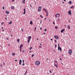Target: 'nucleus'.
Masks as SVG:
<instances>
[{"label": "nucleus", "instance_id": "nucleus-64", "mask_svg": "<svg viewBox=\"0 0 75 75\" xmlns=\"http://www.w3.org/2000/svg\"><path fill=\"white\" fill-rule=\"evenodd\" d=\"M62 3H63V4H64V2H62Z\"/></svg>", "mask_w": 75, "mask_h": 75}, {"label": "nucleus", "instance_id": "nucleus-45", "mask_svg": "<svg viewBox=\"0 0 75 75\" xmlns=\"http://www.w3.org/2000/svg\"><path fill=\"white\" fill-rule=\"evenodd\" d=\"M53 51H54V52H56V51H55V50H53Z\"/></svg>", "mask_w": 75, "mask_h": 75}, {"label": "nucleus", "instance_id": "nucleus-18", "mask_svg": "<svg viewBox=\"0 0 75 75\" xmlns=\"http://www.w3.org/2000/svg\"><path fill=\"white\" fill-rule=\"evenodd\" d=\"M11 23H12V21H11L8 23L9 24H11Z\"/></svg>", "mask_w": 75, "mask_h": 75}, {"label": "nucleus", "instance_id": "nucleus-8", "mask_svg": "<svg viewBox=\"0 0 75 75\" xmlns=\"http://www.w3.org/2000/svg\"><path fill=\"white\" fill-rule=\"evenodd\" d=\"M68 14H70V16H71V10H69V11H68Z\"/></svg>", "mask_w": 75, "mask_h": 75}, {"label": "nucleus", "instance_id": "nucleus-60", "mask_svg": "<svg viewBox=\"0 0 75 75\" xmlns=\"http://www.w3.org/2000/svg\"><path fill=\"white\" fill-rule=\"evenodd\" d=\"M39 47H40V48H41V46H40Z\"/></svg>", "mask_w": 75, "mask_h": 75}, {"label": "nucleus", "instance_id": "nucleus-28", "mask_svg": "<svg viewBox=\"0 0 75 75\" xmlns=\"http://www.w3.org/2000/svg\"><path fill=\"white\" fill-rule=\"evenodd\" d=\"M73 8H74V6H71V9Z\"/></svg>", "mask_w": 75, "mask_h": 75}, {"label": "nucleus", "instance_id": "nucleus-9", "mask_svg": "<svg viewBox=\"0 0 75 75\" xmlns=\"http://www.w3.org/2000/svg\"><path fill=\"white\" fill-rule=\"evenodd\" d=\"M21 62H22L21 60H20L19 62V65H21Z\"/></svg>", "mask_w": 75, "mask_h": 75}, {"label": "nucleus", "instance_id": "nucleus-36", "mask_svg": "<svg viewBox=\"0 0 75 75\" xmlns=\"http://www.w3.org/2000/svg\"><path fill=\"white\" fill-rule=\"evenodd\" d=\"M34 54H33L32 55V57H34Z\"/></svg>", "mask_w": 75, "mask_h": 75}, {"label": "nucleus", "instance_id": "nucleus-23", "mask_svg": "<svg viewBox=\"0 0 75 75\" xmlns=\"http://www.w3.org/2000/svg\"><path fill=\"white\" fill-rule=\"evenodd\" d=\"M23 47V45H21L20 46V47L19 48H21V47Z\"/></svg>", "mask_w": 75, "mask_h": 75}, {"label": "nucleus", "instance_id": "nucleus-42", "mask_svg": "<svg viewBox=\"0 0 75 75\" xmlns=\"http://www.w3.org/2000/svg\"><path fill=\"white\" fill-rule=\"evenodd\" d=\"M15 1V0H12V2H13V1Z\"/></svg>", "mask_w": 75, "mask_h": 75}, {"label": "nucleus", "instance_id": "nucleus-6", "mask_svg": "<svg viewBox=\"0 0 75 75\" xmlns=\"http://www.w3.org/2000/svg\"><path fill=\"white\" fill-rule=\"evenodd\" d=\"M54 37L55 38H56V39H57V40H58V39H59V37H58V36L54 35Z\"/></svg>", "mask_w": 75, "mask_h": 75}, {"label": "nucleus", "instance_id": "nucleus-54", "mask_svg": "<svg viewBox=\"0 0 75 75\" xmlns=\"http://www.w3.org/2000/svg\"><path fill=\"white\" fill-rule=\"evenodd\" d=\"M40 30H42V28H40Z\"/></svg>", "mask_w": 75, "mask_h": 75}, {"label": "nucleus", "instance_id": "nucleus-49", "mask_svg": "<svg viewBox=\"0 0 75 75\" xmlns=\"http://www.w3.org/2000/svg\"><path fill=\"white\" fill-rule=\"evenodd\" d=\"M15 61H17V60H15Z\"/></svg>", "mask_w": 75, "mask_h": 75}, {"label": "nucleus", "instance_id": "nucleus-46", "mask_svg": "<svg viewBox=\"0 0 75 75\" xmlns=\"http://www.w3.org/2000/svg\"><path fill=\"white\" fill-rule=\"evenodd\" d=\"M53 24H55V22H53Z\"/></svg>", "mask_w": 75, "mask_h": 75}, {"label": "nucleus", "instance_id": "nucleus-34", "mask_svg": "<svg viewBox=\"0 0 75 75\" xmlns=\"http://www.w3.org/2000/svg\"><path fill=\"white\" fill-rule=\"evenodd\" d=\"M36 27H35V31H36Z\"/></svg>", "mask_w": 75, "mask_h": 75}, {"label": "nucleus", "instance_id": "nucleus-41", "mask_svg": "<svg viewBox=\"0 0 75 75\" xmlns=\"http://www.w3.org/2000/svg\"><path fill=\"white\" fill-rule=\"evenodd\" d=\"M49 72H50V73H51V70H49Z\"/></svg>", "mask_w": 75, "mask_h": 75}, {"label": "nucleus", "instance_id": "nucleus-58", "mask_svg": "<svg viewBox=\"0 0 75 75\" xmlns=\"http://www.w3.org/2000/svg\"><path fill=\"white\" fill-rule=\"evenodd\" d=\"M51 41H52V39H51Z\"/></svg>", "mask_w": 75, "mask_h": 75}, {"label": "nucleus", "instance_id": "nucleus-11", "mask_svg": "<svg viewBox=\"0 0 75 75\" xmlns=\"http://www.w3.org/2000/svg\"><path fill=\"white\" fill-rule=\"evenodd\" d=\"M11 8L12 9V10H14V7L12 6L11 7Z\"/></svg>", "mask_w": 75, "mask_h": 75}, {"label": "nucleus", "instance_id": "nucleus-59", "mask_svg": "<svg viewBox=\"0 0 75 75\" xmlns=\"http://www.w3.org/2000/svg\"><path fill=\"white\" fill-rule=\"evenodd\" d=\"M36 40H38V38H37Z\"/></svg>", "mask_w": 75, "mask_h": 75}, {"label": "nucleus", "instance_id": "nucleus-47", "mask_svg": "<svg viewBox=\"0 0 75 75\" xmlns=\"http://www.w3.org/2000/svg\"><path fill=\"white\" fill-rule=\"evenodd\" d=\"M23 66H24V64H22Z\"/></svg>", "mask_w": 75, "mask_h": 75}, {"label": "nucleus", "instance_id": "nucleus-14", "mask_svg": "<svg viewBox=\"0 0 75 75\" xmlns=\"http://www.w3.org/2000/svg\"><path fill=\"white\" fill-rule=\"evenodd\" d=\"M67 28H68V29H70V28H71L70 27V26L68 25L67 26Z\"/></svg>", "mask_w": 75, "mask_h": 75}, {"label": "nucleus", "instance_id": "nucleus-37", "mask_svg": "<svg viewBox=\"0 0 75 75\" xmlns=\"http://www.w3.org/2000/svg\"><path fill=\"white\" fill-rule=\"evenodd\" d=\"M44 19L45 20H47V18H44Z\"/></svg>", "mask_w": 75, "mask_h": 75}, {"label": "nucleus", "instance_id": "nucleus-25", "mask_svg": "<svg viewBox=\"0 0 75 75\" xmlns=\"http://www.w3.org/2000/svg\"><path fill=\"white\" fill-rule=\"evenodd\" d=\"M40 17H41V18H43V17L42 16V15H40Z\"/></svg>", "mask_w": 75, "mask_h": 75}, {"label": "nucleus", "instance_id": "nucleus-4", "mask_svg": "<svg viewBox=\"0 0 75 75\" xmlns=\"http://www.w3.org/2000/svg\"><path fill=\"white\" fill-rule=\"evenodd\" d=\"M58 50H60V52H61V51H62V50L61 49V47H59V44H58Z\"/></svg>", "mask_w": 75, "mask_h": 75}, {"label": "nucleus", "instance_id": "nucleus-5", "mask_svg": "<svg viewBox=\"0 0 75 75\" xmlns=\"http://www.w3.org/2000/svg\"><path fill=\"white\" fill-rule=\"evenodd\" d=\"M72 50L70 49L69 50L68 52L69 54L70 55H71V54H72Z\"/></svg>", "mask_w": 75, "mask_h": 75}, {"label": "nucleus", "instance_id": "nucleus-55", "mask_svg": "<svg viewBox=\"0 0 75 75\" xmlns=\"http://www.w3.org/2000/svg\"><path fill=\"white\" fill-rule=\"evenodd\" d=\"M3 31H4V29L2 30Z\"/></svg>", "mask_w": 75, "mask_h": 75}, {"label": "nucleus", "instance_id": "nucleus-39", "mask_svg": "<svg viewBox=\"0 0 75 75\" xmlns=\"http://www.w3.org/2000/svg\"><path fill=\"white\" fill-rule=\"evenodd\" d=\"M23 52H24V50H23L22 51Z\"/></svg>", "mask_w": 75, "mask_h": 75}, {"label": "nucleus", "instance_id": "nucleus-33", "mask_svg": "<svg viewBox=\"0 0 75 75\" xmlns=\"http://www.w3.org/2000/svg\"><path fill=\"white\" fill-rule=\"evenodd\" d=\"M68 23H70V22H71V21H70V20H68Z\"/></svg>", "mask_w": 75, "mask_h": 75}, {"label": "nucleus", "instance_id": "nucleus-43", "mask_svg": "<svg viewBox=\"0 0 75 75\" xmlns=\"http://www.w3.org/2000/svg\"><path fill=\"white\" fill-rule=\"evenodd\" d=\"M47 31V29H45V31Z\"/></svg>", "mask_w": 75, "mask_h": 75}, {"label": "nucleus", "instance_id": "nucleus-52", "mask_svg": "<svg viewBox=\"0 0 75 75\" xmlns=\"http://www.w3.org/2000/svg\"><path fill=\"white\" fill-rule=\"evenodd\" d=\"M30 6L31 7H32V6H31V4L30 5Z\"/></svg>", "mask_w": 75, "mask_h": 75}, {"label": "nucleus", "instance_id": "nucleus-13", "mask_svg": "<svg viewBox=\"0 0 75 75\" xmlns=\"http://www.w3.org/2000/svg\"><path fill=\"white\" fill-rule=\"evenodd\" d=\"M65 31V29H63L61 31V33H63V31Z\"/></svg>", "mask_w": 75, "mask_h": 75}, {"label": "nucleus", "instance_id": "nucleus-3", "mask_svg": "<svg viewBox=\"0 0 75 75\" xmlns=\"http://www.w3.org/2000/svg\"><path fill=\"white\" fill-rule=\"evenodd\" d=\"M35 64L37 65H39L40 64V62L39 61H37L35 63Z\"/></svg>", "mask_w": 75, "mask_h": 75}, {"label": "nucleus", "instance_id": "nucleus-26", "mask_svg": "<svg viewBox=\"0 0 75 75\" xmlns=\"http://www.w3.org/2000/svg\"><path fill=\"white\" fill-rule=\"evenodd\" d=\"M55 28H56V29H58V27H57V26H55Z\"/></svg>", "mask_w": 75, "mask_h": 75}, {"label": "nucleus", "instance_id": "nucleus-63", "mask_svg": "<svg viewBox=\"0 0 75 75\" xmlns=\"http://www.w3.org/2000/svg\"><path fill=\"white\" fill-rule=\"evenodd\" d=\"M40 24L41 23V20L40 21Z\"/></svg>", "mask_w": 75, "mask_h": 75}, {"label": "nucleus", "instance_id": "nucleus-7", "mask_svg": "<svg viewBox=\"0 0 75 75\" xmlns=\"http://www.w3.org/2000/svg\"><path fill=\"white\" fill-rule=\"evenodd\" d=\"M41 8H41V6H40L39 7V8H38V11L41 12Z\"/></svg>", "mask_w": 75, "mask_h": 75}, {"label": "nucleus", "instance_id": "nucleus-62", "mask_svg": "<svg viewBox=\"0 0 75 75\" xmlns=\"http://www.w3.org/2000/svg\"><path fill=\"white\" fill-rule=\"evenodd\" d=\"M46 16H48V15H47V14L46 15Z\"/></svg>", "mask_w": 75, "mask_h": 75}, {"label": "nucleus", "instance_id": "nucleus-57", "mask_svg": "<svg viewBox=\"0 0 75 75\" xmlns=\"http://www.w3.org/2000/svg\"><path fill=\"white\" fill-rule=\"evenodd\" d=\"M6 39H7V40H8V38H6Z\"/></svg>", "mask_w": 75, "mask_h": 75}, {"label": "nucleus", "instance_id": "nucleus-20", "mask_svg": "<svg viewBox=\"0 0 75 75\" xmlns=\"http://www.w3.org/2000/svg\"><path fill=\"white\" fill-rule=\"evenodd\" d=\"M17 41L18 42H20V40H19V39H17Z\"/></svg>", "mask_w": 75, "mask_h": 75}, {"label": "nucleus", "instance_id": "nucleus-21", "mask_svg": "<svg viewBox=\"0 0 75 75\" xmlns=\"http://www.w3.org/2000/svg\"><path fill=\"white\" fill-rule=\"evenodd\" d=\"M43 10H44V11H46V12H47V10H46V9H45V8H43Z\"/></svg>", "mask_w": 75, "mask_h": 75}, {"label": "nucleus", "instance_id": "nucleus-38", "mask_svg": "<svg viewBox=\"0 0 75 75\" xmlns=\"http://www.w3.org/2000/svg\"><path fill=\"white\" fill-rule=\"evenodd\" d=\"M31 49H32V47H30V50H31Z\"/></svg>", "mask_w": 75, "mask_h": 75}, {"label": "nucleus", "instance_id": "nucleus-24", "mask_svg": "<svg viewBox=\"0 0 75 75\" xmlns=\"http://www.w3.org/2000/svg\"><path fill=\"white\" fill-rule=\"evenodd\" d=\"M30 24H33V22L32 21H31L30 22Z\"/></svg>", "mask_w": 75, "mask_h": 75}, {"label": "nucleus", "instance_id": "nucleus-17", "mask_svg": "<svg viewBox=\"0 0 75 75\" xmlns=\"http://www.w3.org/2000/svg\"><path fill=\"white\" fill-rule=\"evenodd\" d=\"M68 3L69 4H72V2L71 1H69Z\"/></svg>", "mask_w": 75, "mask_h": 75}, {"label": "nucleus", "instance_id": "nucleus-2", "mask_svg": "<svg viewBox=\"0 0 75 75\" xmlns=\"http://www.w3.org/2000/svg\"><path fill=\"white\" fill-rule=\"evenodd\" d=\"M28 43H30V40L31 39V36H29L28 37Z\"/></svg>", "mask_w": 75, "mask_h": 75}, {"label": "nucleus", "instance_id": "nucleus-48", "mask_svg": "<svg viewBox=\"0 0 75 75\" xmlns=\"http://www.w3.org/2000/svg\"><path fill=\"white\" fill-rule=\"evenodd\" d=\"M0 65H1V67H2V65H1V64Z\"/></svg>", "mask_w": 75, "mask_h": 75}, {"label": "nucleus", "instance_id": "nucleus-29", "mask_svg": "<svg viewBox=\"0 0 75 75\" xmlns=\"http://www.w3.org/2000/svg\"><path fill=\"white\" fill-rule=\"evenodd\" d=\"M20 48V51H21V50H22V49H21V48Z\"/></svg>", "mask_w": 75, "mask_h": 75}, {"label": "nucleus", "instance_id": "nucleus-16", "mask_svg": "<svg viewBox=\"0 0 75 75\" xmlns=\"http://www.w3.org/2000/svg\"><path fill=\"white\" fill-rule=\"evenodd\" d=\"M24 12L23 13V14H25V9H24Z\"/></svg>", "mask_w": 75, "mask_h": 75}, {"label": "nucleus", "instance_id": "nucleus-40", "mask_svg": "<svg viewBox=\"0 0 75 75\" xmlns=\"http://www.w3.org/2000/svg\"><path fill=\"white\" fill-rule=\"evenodd\" d=\"M3 10H4V7H3Z\"/></svg>", "mask_w": 75, "mask_h": 75}, {"label": "nucleus", "instance_id": "nucleus-1", "mask_svg": "<svg viewBox=\"0 0 75 75\" xmlns=\"http://www.w3.org/2000/svg\"><path fill=\"white\" fill-rule=\"evenodd\" d=\"M55 16L56 17H58V18H59L60 17V15H59V13H57L55 15Z\"/></svg>", "mask_w": 75, "mask_h": 75}, {"label": "nucleus", "instance_id": "nucleus-12", "mask_svg": "<svg viewBox=\"0 0 75 75\" xmlns=\"http://www.w3.org/2000/svg\"><path fill=\"white\" fill-rule=\"evenodd\" d=\"M12 55H13V56H14V55H15V54L14 53L12 52Z\"/></svg>", "mask_w": 75, "mask_h": 75}, {"label": "nucleus", "instance_id": "nucleus-50", "mask_svg": "<svg viewBox=\"0 0 75 75\" xmlns=\"http://www.w3.org/2000/svg\"><path fill=\"white\" fill-rule=\"evenodd\" d=\"M54 41H55V42H57V41L56 40H54Z\"/></svg>", "mask_w": 75, "mask_h": 75}, {"label": "nucleus", "instance_id": "nucleus-51", "mask_svg": "<svg viewBox=\"0 0 75 75\" xmlns=\"http://www.w3.org/2000/svg\"><path fill=\"white\" fill-rule=\"evenodd\" d=\"M1 29H3V27H1Z\"/></svg>", "mask_w": 75, "mask_h": 75}, {"label": "nucleus", "instance_id": "nucleus-27", "mask_svg": "<svg viewBox=\"0 0 75 75\" xmlns=\"http://www.w3.org/2000/svg\"><path fill=\"white\" fill-rule=\"evenodd\" d=\"M27 70H26V71L25 72V73L24 75H25L27 73Z\"/></svg>", "mask_w": 75, "mask_h": 75}, {"label": "nucleus", "instance_id": "nucleus-53", "mask_svg": "<svg viewBox=\"0 0 75 75\" xmlns=\"http://www.w3.org/2000/svg\"><path fill=\"white\" fill-rule=\"evenodd\" d=\"M60 60H61H61H62V59H61V58H60Z\"/></svg>", "mask_w": 75, "mask_h": 75}, {"label": "nucleus", "instance_id": "nucleus-19", "mask_svg": "<svg viewBox=\"0 0 75 75\" xmlns=\"http://www.w3.org/2000/svg\"><path fill=\"white\" fill-rule=\"evenodd\" d=\"M6 14H9V11H6Z\"/></svg>", "mask_w": 75, "mask_h": 75}, {"label": "nucleus", "instance_id": "nucleus-31", "mask_svg": "<svg viewBox=\"0 0 75 75\" xmlns=\"http://www.w3.org/2000/svg\"><path fill=\"white\" fill-rule=\"evenodd\" d=\"M3 24H4V22H2V23H1V25H3Z\"/></svg>", "mask_w": 75, "mask_h": 75}, {"label": "nucleus", "instance_id": "nucleus-22", "mask_svg": "<svg viewBox=\"0 0 75 75\" xmlns=\"http://www.w3.org/2000/svg\"><path fill=\"white\" fill-rule=\"evenodd\" d=\"M54 62L55 63V64H57V63H58V62L57 61L55 60L54 61Z\"/></svg>", "mask_w": 75, "mask_h": 75}, {"label": "nucleus", "instance_id": "nucleus-56", "mask_svg": "<svg viewBox=\"0 0 75 75\" xmlns=\"http://www.w3.org/2000/svg\"><path fill=\"white\" fill-rule=\"evenodd\" d=\"M59 19H58V21H59Z\"/></svg>", "mask_w": 75, "mask_h": 75}, {"label": "nucleus", "instance_id": "nucleus-61", "mask_svg": "<svg viewBox=\"0 0 75 75\" xmlns=\"http://www.w3.org/2000/svg\"><path fill=\"white\" fill-rule=\"evenodd\" d=\"M10 44H9L8 45V46H10Z\"/></svg>", "mask_w": 75, "mask_h": 75}, {"label": "nucleus", "instance_id": "nucleus-35", "mask_svg": "<svg viewBox=\"0 0 75 75\" xmlns=\"http://www.w3.org/2000/svg\"><path fill=\"white\" fill-rule=\"evenodd\" d=\"M21 31H24V30L23 29H21Z\"/></svg>", "mask_w": 75, "mask_h": 75}, {"label": "nucleus", "instance_id": "nucleus-44", "mask_svg": "<svg viewBox=\"0 0 75 75\" xmlns=\"http://www.w3.org/2000/svg\"><path fill=\"white\" fill-rule=\"evenodd\" d=\"M55 48H56V47H57V45H55Z\"/></svg>", "mask_w": 75, "mask_h": 75}, {"label": "nucleus", "instance_id": "nucleus-15", "mask_svg": "<svg viewBox=\"0 0 75 75\" xmlns=\"http://www.w3.org/2000/svg\"><path fill=\"white\" fill-rule=\"evenodd\" d=\"M22 1H23L22 3H23V4H25V0H22Z\"/></svg>", "mask_w": 75, "mask_h": 75}, {"label": "nucleus", "instance_id": "nucleus-30", "mask_svg": "<svg viewBox=\"0 0 75 75\" xmlns=\"http://www.w3.org/2000/svg\"><path fill=\"white\" fill-rule=\"evenodd\" d=\"M46 12V15H48V12H47H47Z\"/></svg>", "mask_w": 75, "mask_h": 75}, {"label": "nucleus", "instance_id": "nucleus-32", "mask_svg": "<svg viewBox=\"0 0 75 75\" xmlns=\"http://www.w3.org/2000/svg\"><path fill=\"white\" fill-rule=\"evenodd\" d=\"M22 62H23V63H24V60H23Z\"/></svg>", "mask_w": 75, "mask_h": 75}, {"label": "nucleus", "instance_id": "nucleus-10", "mask_svg": "<svg viewBox=\"0 0 75 75\" xmlns=\"http://www.w3.org/2000/svg\"><path fill=\"white\" fill-rule=\"evenodd\" d=\"M54 65L55 67H56L57 68H58V65L56 64H54Z\"/></svg>", "mask_w": 75, "mask_h": 75}]
</instances>
